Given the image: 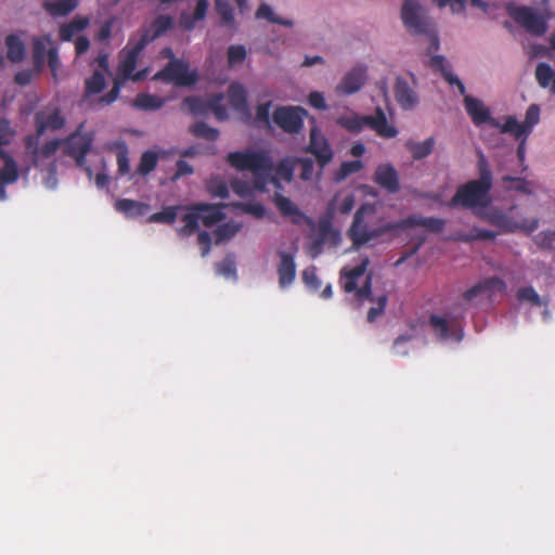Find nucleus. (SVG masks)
I'll return each instance as SVG.
<instances>
[{"instance_id": "obj_1", "label": "nucleus", "mask_w": 555, "mask_h": 555, "mask_svg": "<svg viewBox=\"0 0 555 555\" xmlns=\"http://www.w3.org/2000/svg\"><path fill=\"white\" fill-rule=\"evenodd\" d=\"M229 165L240 171H251L254 175V186L263 192L268 183H272L281 190L280 179L291 182L294 176V167L287 160H282L276 166V177L272 176L273 162L266 151L259 152H231L227 155Z\"/></svg>"}, {"instance_id": "obj_2", "label": "nucleus", "mask_w": 555, "mask_h": 555, "mask_svg": "<svg viewBox=\"0 0 555 555\" xmlns=\"http://www.w3.org/2000/svg\"><path fill=\"white\" fill-rule=\"evenodd\" d=\"M479 178L460 185L451 198L449 206L465 208L487 207L491 203L492 172L486 157L481 154L478 159Z\"/></svg>"}, {"instance_id": "obj_3", "label": "nucleus", "mask_w": 555, "mask_h": 555, "mask_svg": "<svg viewBox=\"0 0 555 555\" xmlns=\"http://www.w3.org/2000/svg\"><path fill=\"white\" fill-rule=\"evenodd\" d=\"M433 70L439 72L443 79L451 86H456L460 93L464 95L465 111L476 127L485 124L491 127H499L500 122L491 116L490 109L479 99L467 95L464 83L450 70L447 60L442 55H434L429 61Z\"/></svg>"}, {"instance_id": "obj_4", "label": "nucleus", "mask_w": 555, "mask_h": 555, "mask_svg": "<svg viewBox=\"0 0 555 555\" xmlns=\"http://www.w3.org/2000/svg\"><path fill=\"white\" fill-rule=\"evenodd\" d=\"M336 124L350 133L358 134L365 127H369L376 134L384 139H392L398 135V130L387 120L386 114L382 107H376L374 115L361 116L354 112L345 114L336 119Z\"/></svg>"}, {"instance_id": "obj_5", "label": "nucleus", "mask_w": 555, "mask_h": 555, "mask_svg": "<svg viewBox=\"0 0 555 555\" xmlns=\"http://www.w3.org/2000/svg\"><path fill=\"white\" fill-rule=\"evenodd\" d=\"M401 18L409 33L424 35L430 39L429 51L439 49V38L434 21L427 11L415 0H405L401 9Z\"/></svg>"}, {"instance_id": "obj_6", "label": "nucleus", "mask_w": 555, "mask_h": 555, "mask_svg": "<svg viewBox=\"0 0 555 555\" xmlns=\"http://www.w3.org/2000/svg\"><path fill=\"white\" fill-rule=\"evenodd\" d=\"M373 212L374 207L370 204L361 205L354 212L353 220L348 229L347 235L352 242V248L356 250H359L370 241L375 240L389 231L397 230L396 222L371 229L364 221V216Z\"/></svg>"}, {"instance_id": "obj_7", "label": "nucleus", "mask_w": 555, "mask_h": 555, "mask_svg": "<svg viewBox=\"0 0 555 555\" xmlns=\"http://www.w3.org/2000/svg\"><path fill=\"white\" fill-rule=\"evenodd\" d=\"M506 12L513 21L533 36H543L547 30V18L530 7L506 4Z\"/></svg>"}, {"instance_id": "obj_8", "label": "nucleus", "mask_w": 555, "mask_h": 555, "mask_svg": "<svg viewBox=\"0 0 555 555\" xmlns=\"http://www.w3.org/2000/svg\"><path fill=\"white\" fill-rule=\"evenodd\" d=\"M370 260L367 257L363 258L361 263L350 270L341 271V283L343 288L346 293H356V297L359 301L370 300L374 301L372 295V274L365 278L364 284L358 288V280L364 275Z\"/></svg>"}, {"instance_id": "obj_9", "label": "nucleus", "mask_w": 555, "mask_h": 555, "mask_svg": "<svg viewBox=\"0 0 555 555\" xmlns=\"http://www.w3.org/2000/svg\"><path fill=\"white\" fill-rule=\"evenodd\" d=\"M145 47L144 40H139L135 37L129 39L127 46L120 53L121 59L118 65V77L122 78V80L131 79L133 81H140L145 77V70L133 73L137 67L138 59Z\"/></svg>"}, {"instance_id": "obj_10", "label": "nucleus", "mask_w": 555, "mask_h": 555, "mask_svg": "<svg viewBox=\"0 0 555 555\" xmlns=\"http://www.w3.org/2000/svg\"><path fill=\"white\" fill-rule=\"evenodd\" d=\"M83 124L69 134L63 142V153L75 159L77 167H85L86 156L91 150L93 143V134L90 132H82Z\"/></svg>"}, {"instance_id": "obj_11", "label": "nucleus", "mask_w": 555, "mask_h": 555, "mask_svg": "<svg viewBox=\"0 0 555 555\" xmlns=\"http://www.w3.org/2000/svg\"><path fill=\"white\" fill-rule=\"evenodd\" d=\"M308 112L301 106H278L273 114V122L288 134H298L304 128V119Z\"/></svg>"}, {"instance_id": "obj_12", "label": "nucleus", "mask_w": 555, "mask_h": 555, "mask_svg": "<svg viewBox=\"0 0 555 555\" xmlns=\"http://www.w3.org/2000/svg\"><path fill=\"white\" fill-rule=\"evenodd\" d=\"M155 80L171 82L178 87L193 86L197 81V75L189 70L188 64L179 60H171L159 72L154 75Z\"/></svg>"}, {"instance_id": "obj_13", "label": "nucleus", "mask_w": 555, "mask_h": 555, "mask_svg": "<svg viewBox=\"0 0 555 555\" xmlns=\"http://www.w3.org/2000/svg\"><path fill=\"white\" fill-rule=\"evenodd\" d=\"M306 152L314 155L321 170L324 169V167L327 166L334 157L328 140L321 133L317 126L312 127L310 130L309 143L306 147Z\"/></svg>"}, {"instance_id": "obj_14", "label": "nucleus", "mask_w": 555, "mask_h": 555, "mask_svg": "<svg viewBox=\"0 0 555 555\" xmlns=\"http://www.w3.org/2000/svg\"><path fill=\"white\" fill-rule=\"evenodd\" d=\"M366 80V67L358 65L346 73L341 81L337 85L336 91L341 94H353L358 92Z\"/></svg>"}, {"instance_id": "obj_15", "label": "nucleus", "mask_w": 555, "mask_h": 555, "mask_svg": "<svg viewBox=\"0 0 555 555\" xmlns=\"http://www.w3.org/2000/svg\"><path fill=\"white\" fill-rule=\"evenodd\" d=\"M505 289L506 284L501 278L491 276L478 282L473 287L465 291L463 294V298L466 301H473L482 294H488L489 296H491L495 292L504 293Z\"/></svg>"}, {"instance_id": "obj_16", "label": "nucleus", "mask_w": 555, "mask_h": 555, "mask_svg": "<svg viewBox=\"0 0 555 555\" xmlns=\"http://www.w3.org/2000/svg\"><path fill=\"white\" fill-rule=\"evenodd\" d=\"M397 229H409L413 227H422L433 233H440L444 230L446 221L436 217H421L410 215L404 219L396 222Z\"/></svg>"}, {"instance_id": "obj_17", "label": "nucleus", "mask_w": 555, "mask_h": 555, "mask_svg": "<svg viewBox=\"0 0 555 555\" xmlns=\"http://www.w3.org/2000/svg\"><path fill=\"white\" fill-rule=\"evenodd\" d=\"M393 92L397 103L404 111L413 109L418 104L416 91L403 77L396 78Z\"/></svg>"}, {"instance_id": "obj_18", "label": "nucleus", "mask_w": 555, "mask_h": 555, "mask_svg": "<svg viewBox=\"0 0 555 555\" xmlns=\"http://www.w3.org/2000/svg\"><path fill=\"white\" fill-rule=\"evenodd\" d=\"M374 181L391 194L397 193L400 190L399 175L390 164H382L376 168Z\"/></svg>"}, {"instance_id": "obj_19", "label": "nucleus", "mask_w": 555, "mask_h": 555, "mask_svg": "<svg viewBox=\"0 0 555 555\" xmlns=\"http://www.w3.org/2000/svg\"><path fill=\"white\" fill-rule=\"evenodd\" d=\"M173 27V18L169 15H158L152 22L149 27H144L141 30L139 40H144V44L147 46L153 40L166 34Z\"/></svg>"}, {"instance_id": "obj_20", "label": "nucleus", "mask_w": 555, "mask_h": 555, "mask_svg": "<svg viewBox=\"0 0 555 555\" xmlns=\"http://www.w3.org/2000/svg\"><path fill=\"white\" fill-rule=\"evenodd\" d=\"M65 125V118L61 111L55 108L52 113L38 112L35 114V126L37 135H42L47 130H59Z\"/></svg>"}, {"instance_id": "obj_21", "label": "nucleus", "mask_w": 555, "mask_h": 555, "mask_svg": "<svg viewBox=\"0 0 555 555\" xmlns=\"http://www.w3.org/2000/svg\"><path fill=\"white\" fill-rule=\"evenodd\" d=\"M280 262L276 268L279 285L282 288L288 287L296 278V263L294 256L286 251H279Z\"/></svg>"}, {"instance_id": "obj_22", "label": "nucleus", "mask_w": 555, "mask_h": 555, "mask_svg": "<svg viewBox=\"0 0 555 555\" xmlns=\"http://www.w3.org/2000/svg\"><path fill=\"white\" fill-rule=\"evenodd\" d=\"M479 216L502 232L513 233L519 229V224L509 215L496 208L481 212Z\"/></svg>"}, {"instance_id": "obj_23", "label": "nucleus", "mask_w": 555, "mask_h": 555, "mask_svg": "<svg viewBox=\"0 0 555 555\" xmlns=\"http://www.w3.org/2000/svg\"><path fill=\"white\" fill-rule=\"evenodd\" d=\"M428 322L439 340H448L454 335V339L460 341L463 337L462 330L455 331V326L443 317L431 314Z\"/></svg>"}, {"instance_id": "obj_24", "label": "nucleus", "mask_w": 555, "mask_h": 555, "mask_svg": "<svg viewBox=\"0 0 555 555\" xmlns=\"http://www.w3.org/2000/svg\"><path fill=\"white\" fill-rule=\"evenodd\" d=\"M224 204L195 203L194 209L201 211V221L207 228H210L225 219L223 212Z\"/></svg>"}, {"instance_id": "obj_25", "label": "nucleus", "mask_w": 555, "mask_h": 555, "mask_svg": "<svg viewBox=\"0 0 555 555\" xmlns=\"http://www.w3.org/2000/svg\"><path fill=\"white\" fill-rule=\"evenodd\" d=\"M273 203L280 214L284 217H289L293 223L300 224L306 219L304 212L288 197L281 193H274Z\"/></svg>"}, {"instance_id": "obj_26", "label": "nucleus", "mask_w": 555, "mask_h": 555, "mask_svg": "<svg viewBox=\"0 0 555 555\" xmlns=\"http://www.w3.org/2000/svg\"><path fill=\"white\" fill-rule=\"evenodd\" d=\"M50 47H53L50 35L33 38V60L37 70L43 67Z\"/></svg>"}, {"instance_id": "obj_27", "label": "nucleus", "mask_w": 555, "mask_h": 555, "mask_svg": "<svg viewBox=\"0 0 555 555\" xmlns=\"http://www.w3.org/2000/svg\"><path fill=\"white\" fill-rule=\"evenodd\" d=\"M115 208L128 218H135L146 215L151 207L146 203L121 198L115 203Z\"/></svg>"}, {"instance_id": "obj_28", "label": "nucleus", "mask_w": 555, "mask_h": 555, "mask_svg": "<svg viewBox=\"0 0 555 555\" xmlns=\"http://www.w3.org/2000/svg\"><path fill=\"white\" fill-rule=\"evenodd\" d=\"M184 208L186 212L181 218L184 225L178 230V233L182 237H188L193 235L198 230L201 211L194 209V204L188 205Z\"/></svg>"}, {"instance_id": "obj_29", "label": "nucleus", "mask_w": 555, "mask_h": 555, "mask_svg": "<svg viewBox=\"0 0 555 555\" xmlns=\"http://www.w3.org/2000/svg\"><path fill=\"white\" fill-rule=\"evenodd\" d=\"M228 98L231 107L237 112L247 109V93L243 85L233 82L229 86Z\"/></svg>"}, {"instance_id": "obj_30", "label": "nucleus", "mask_w": 555, "mask_h": 555, "mask_svg": "<svg viewBox=\"0 0 555 555\" xmlns=\"http://www.w3.org/2000/svg\"><path fill=\"white\" fill-rule=\"evenodd\" d=\"M78 0H46L43 8L52 16H65L78 7Z\"/></svg>"}, {"instance_id": "obj_31", "label": "nucleus", "mask_w": 555, "mask_h": 555, "mask_svg": "<svg viewBox=\"0 0 555 555\" xmlns=\"http://www.w3.org/2000/svg\"><path fill=\"white\" fill-rule=\"evenodd\" d=\"M105 87V75L103 72L94 69L93 74L85 81L83 100L99 94Z\"/></svg>"}, {"instance_id": "obj_32", "label": "nucleus", "mask_w": 555, "mask_h": 555, "mask_svg": "<svg viewBox=\"0 0 555 555\" xmlns=\"http://www.w3.org/2000/svg\"><path fill=\"white\" fill-rule=\"evenodd\" d=\"M8 48L7 56L12 63H20L25 56V44L16 35H9L5 38Z\"/></svg>"}, {"instance_id": "obj_33", "label": "nucleus", "mask_w": 555, "mask_h": 555, "mask_svg": "<svg viewBox=\"0 0 555 555\" xmlns=\"http://www.w3.org/2000/svg\"><path fill=\"white\" fill-rule=\"evenodd\" d=\"M89 25L88 17H75L69 23L64 24L60 28V38L63 41H70L73 37L79 31L83 30Z\"/></svg>"}, {"instance_id": "obj_34", "label": "nucleus", "mask_w": 555, "mask_h": 555, "mask_svg": "<svg viewBox=\"0 0 555 555\" xmlns=\"http://www.w3.org/2000/svg\"><path fill=\"white\" fill-rule=\"evenodd\" d=\"M435 146V139L433 137L423 142L408 141L406 149L411 152L412 157L421 160L431 154Z\"/></svg>"}, {"instance_id": "obj_35", "label": "nucleus", "mask_w": 555, "mask_h": 555, "mask_svg": "<svg viewBox=\"0 0 555 555\" xmlns=\"http://www.w3.org/2000/svg\"><path fill=\"white\" fill-rule=\"evenodd\" d=\"M535 79L541 88H550L553 92L555 70L547 63L541 62L535 67Z\"/></svg>"}, {"instance_id": "obj_36", "label": "nucleus", "mask_w": 555, "mask_h": 555, "mask_svg": "<svg viewBox=\"0 0 555 555\" xmlns=\"http://www.w3.org/2000/svg\"><path fill=\"white\" fill-rule=\"evenodd\" d=\"M0 158L4 162L3 168L0 169V183L9 184L15 182L18 179V170L15 160L9 153H7V156H0Z\"/></svg>"}, {"instance_id": "obj_37", "label": "nucleus", "mask_w": 555, "mask_h": 555, "mask_svg": "<svg viewBox=\"0 0 555 555\" xmlns=\"http://www.w3.org/2000/svg\"><path fill=\"white\" fill-rule=\"evenodd\" d=\"M165 100L149 93H139L133 102L134 107L143 111H156L163 107Z\"/></svg>"}, {"instance_id": "obj_38", "label": "nucleus", "mask_w": 555, "mask_h": 555, "mask_svg": "<svg viewBox=\"0 0 555 555\" xmlns=\"http://www.w3.org/2000/svg\"><path fill=\"white\" fill-rule=\"evenodd\" d=\"M498 128L502 133H511L517 140L526 138L529 134L528 127H526L524 122H518V120L514 116H508L505 122L503 125L500 124Z\"/></svg>"}, {"instance_id": "obj_39", "label": "nucleus", "mask_w": 555, "mask_h": 555, "mask_svg": "<svg viewBox=\"0 0 555 555\" xmlns=\"http://www.w3.org/2000/svg\"><path fill=\"white\" fill-rule=\"evenodd\" d=\"M242 229V223L236 221H229L220 224L215 230L216 244H221L225 241L231 240Z\"/></svg>"}, {"instance_id": "obj_40", "label": "nucleus", "mask_w": 555, "mask_h": 555, "mask_svg": "<svg viewBox=\"0 0 555 555\" xmlns=\"http://www.w3.org/2000/svg\"><path fill=\"white\" fill-rule=\"evenodd\" d=\"M189 131L196 138L207 141H216L219 138V130L210 127L204 121H196L190 126Z\"/></svg>"}, {"instance_id": "obj_41", "label": "nucleus", "mask_w": 555, "mask_h": 555, "mask_svg": "<svg viewBox=\"0 0 555 555\" xmlns=\"http://www.w3.org/2000/svg\"><path fill=\"white\" fill-rule=\"evenodd\" d=\"M179 209H180V206L165 207L163 210L151 215L149 217L147 221L154 222V223L172 224L177 219Z\"/></svg>"}, {"instance_id": "obj_42", "label": "nucleus", "mask_w": 555, "mask_h": 555, "mask_svg": "<svg viewBox=\"0 0 555 555\" xmlns=\"http://www.w3.org/2000/svg\"><path fill=\"white\" fill-rule=\"evenodd\" d=\"M158 156L153 151H145L140 158L137 171L141 176L150 175L157 166Z\"/></svg>"}, {"instance_id": "obj_43", "label": "nucleus", "mask_w": 555, "mask_h": 555, "mask_svg": "<svg viewBox=\"0 0 555 555\" xmlns=\"http://www.w3.org/2000/svg\"><path fill=\"white\" fill-rule=\"evenodd\" d=\"M256 16L258 18H264L273 24H279V25H283V26H287V27L293 26V21L276 16L274 14L273 10L271 9V7L266 3L261 4L258 8V10L256 12Z\"/></svg>"}, {"instance_id": "obj_44", "label": "nucleus", "mask_w": 555, "mask_h": 555, "mask_svg": "<svg viewBox=\"0 0 555 555\" xmlns=\"http://www.w3.org/2000/svg\"><path fill=\"white\" fill-rule=\"evenodd\" d=\"M182 105L194 116L203 115L208 112V100L205 101L199 96H186Z\"/></svg>"}, {"instance_id": "obj_45", "label": "nucleus", "mask_w": 555, "mask_h": 555, "mask_svg": "<svg viewBox=\"0 0 555 555\" xmlns=\"http://www.w3.org/2000/svg\"><path fill=\"white\" fill-rule=\"evenodd\" d=\"M362 168L363 164L361 160L343 162L335 173V179L337 181H343L349 176L359 172Z\"/></svg>"}, {"instance_id": "obj_46", "label": "nucleus", "mask_w": 555, "mask_h": 555, "mask_svg": "<svg viewBox=\"0 0 555 555\" xmlns=\"http://www.w3.org/2000/svg\"><path fill=\"white\" fill-rule=\"evenodd\" d=\"M331 231H332V225L328 221H326V220L320 221V223H319L320 235L311 244V254L313 257H315L317 255H319L321 253L323 244L325 243V240H326L327 235L331 233Z\"/></svg>"}, {"instance_id": "obj_47", "label": "nucleus", "mask_w": 555, "mask_h": 555, "mask_svg": "<svg viewBox=\"0 0 555 555\" xmlns=\"http://www.w3.org/2000/svg\"><path fill=\"white\" fill-rule=\"evenodd\" d=\"M516 296L519 301H528L537 307H541L543 305L541 297L532 286L518 288Z\"/></svg>"}, {"instance_id": "obj_48", "label": "nucleus", "mask_w": 555, "mask_h": 555, "mask_svg": "<svg viewBox=\"0 0 555 555\" xmlns=\"http://www.w3.org/2000/svg\"><path fill=\"white\" fill-rule=\"evenodd\" d=\"M294 164L300 167L299 177L301 180H311L314 172V163L311 158L296 157Z\"/></svg>"}, {"instance_id": "obj_49", "label": "nucleus", "mask_w": 555, "mask_h": 555, "mask_svg": "<svg viewBox=\"0 0 555 555\" xmlns=\"http://www.w3.org/2000/svg\"><path fill=\"white\" fill-rule=\"evenodd\" d=\"M14 135V131L11 129L10 122L5 118L0 119V156H7L4 150H2L3 145L10 144L12 138Z\"/></svg>"}, {"instance_id": "obj_50", "label": "nucleus", "mask_w": 555, "mask_h": 555, "mask_svg": "<svg viewBox=\"0 0 555 555\" xmlns=\"http://www.w3.org/2000/svg\"><path fill=\"white\" fill-rule=\"evenodd\" d=\"M216 10L222 22L231 25L234 22V12L232 5L225 0H216Z\"/></svg>"}, {"instance_id": "obj_51", "label": "nucleus", "mask_w": 555, "mask_h": 555, "mask_svg": "<svg viewBox=\"0 0 555 555\" xmlns=\"http://www.w3.org/2000/svg\"><path fill=\"white\" fill-rule=\"evenodd\" d=\"M222 95L218 94L208 100V111H211L216 118L219 120H224L228 118V112L225 106L221 103Z\"/></svg>"}, {"instance_id": "obj_52", "label": "nucleus", "mask_w": 555, "mask_h": 555, "mask_svg": "<svg viewBox=\"0 0 555 555\" xmlns=\"http://www.w3.org/2000/svg\"><path fill=\"white\" fill-rule=\"evenodd\" d=\"M125 81L126 80H122V78L116 77L114 79L113 88L105 95L101 96L98 100L99 104L104 106V105H109L113 102H115L119 95L120 88Z\"/></svg>"}, {"instance_id": "obj_53", "label": "nucleus", "mask_w": 555, "mask_h": 555, "mask_svg": "<svg viewBox=\"0 0 555 555\" xmlns=\"http://www.w3.org/2000/svg\"><path fill=\"white\" fill-rule=\"evenodd\" d=\"M217 273L225 278L236 276L235 261L232 257H225L221 262L216 264Z\"/></svg>"}, {"instance_id": "obj_54", "label": "nucleus", "mask_w": 555, "mask_h": 555, "mask_svg": "<svg viewBox=\"0 0 555 555\" xmlns=\"http://www.w3.org/2000/svg\"><path fill=\"white\" fill-rule=\"evenodd\" d=\"M498 232L480 229V228H473L472 232L463 237V241L465 242H473L477 240H485V241H491L494 240L498 236Z\"/></svg>"}, {"instance_id": "obj_55", "label": "nucleus", "mask_w": 555, "mask_h": 555, "mask_svg": "<svg viewBox=\"0 0 555 555\" xmlns=\"http://www.w3.org/2000/svg\"><path fill=\"white\" fill-rule=\"evenodd\" d=\"M246 59V49L243 46H230L228 49V62L230 66L242 63Z\"/></svg>"}, {"instance_id": "obj_56", "label": "nucleus", "mask_w": 555, "mask_h": 555, "mask_svg": "<svg viewBox=\"0 0 555 555\" xmlns=\"http://www.w3.org/2000/svg\"><path fill=\"white\" fill-rule=\"evenodd\" d=\"M540 120V107L537 104H531L525 116L524 125L528 127V132H531L533 126H535Z\"/></svg>"}, {"instance_id": "obj_57", "label": "nucleus", "mask_w": 555, "mask_h": 555, "mask_svg": "<svg viewBox=\"0 0 555 555\" xmlns=\"http://www.w3.org/2000/svg\"><path fill=\"white\" fill-rule=\"evenodd\" d=\"M64 143L60 139H53L46 142L39 151L36 150L42 158H50L60 149L61 144Z\"/></svg>"}, {"instance_id": "obj_58", "label": "nucleus", "mask_w": 555, "mask_h": 555, "mask_svg": "<svg viewBox=\"0 0 555 555\" xmlns=\"http://www.w3.org/2000/svg\"><path fill=\"white\" fill-rule=\"evenodd\" d=\"M387 301L388 298L386 295H382L377 298V306L370 308V310L367 311L366 319L369 322H374L378 317H380L384 313Z\"/></svg>"}, {"instance_id": "obj_59", "label": "nucleus", "mask_w": 555, "mask_h": 555, "mask_svg": "<svg viewBox=\"0 0 555 555\" xmlns=\"http://www.w3.org/2000/svg\"><path fill=\"white\" fill-rule=\"evenodd\" d=\"M244 212L262 218L266 214L264 206L260 203H240L236 205Z\"/></svg>"}, {"instance_id": "obj_60", "label": "nucleus", "mask_w": 555, "mask_h": 555, "mask_svg": "<svg viewBox=\"0 0 555 555\" xmlns=\"http://www.w3.org/2000/svg\"><path fill=\"white\" fill-rule=\"evenodd\" d=\"M502 181L504 183H514L512 189H514L517 192L527 193V194H529L531 192L529 190V182L524 178H515L512 176H504L502 178Z\"/></svg>"}, {"instance_id": "obj_61", "label": "nucleus", "mask_w": 555, "mask_h": 555, "mask_svg": "<svg viewBox=\"0 0 555 555\" xmlns=\"http://www.w3.org/2000/svg\"><path fill=\"white\" fill-rule=\"evenodd\" d=\"M302 280H304L305 284L313 291H317L321 285V282L318 278L315 269L313 267L307 268L304 270Z\"/></svg>"}, {"instance_id": "obj_62", "label": "nucleus", "mask_w": 555, "mask_h": 555, "mask_svg": "<svg viewBox=\"0 0 555 555\" xmlns=\"http://www.w3.org/2000/svg\"><path fill=\"white\" fill-rule=\"evenodd\" d=\"M439 8L450 7L453 13H461L465 10V0H435Z\"/></svg>"}, {"instance_id": "obj_63", "label": "nucleus", "mask_w": 555, "mask_h": 555, "mask_svg": "<svg viewBox=\"0 0 555 555\" xmlns=\"http://www.w3.org/2000/svg\"><path fill=\"white\" fill-rule=\"evenodd\" d=\"M197 243L199 245L202 256L205 257L209 254L211 247V237L208 232L202 231L197 235Z\"/></svg>"}, {"instance_id": "obj_64", "label": "nucleus", "mask_w": 555, "mask_h": 555, "mask_svg": "<svg viewBox=\"0 0 555 555\" xmlns=\"http://www.w3.org/2000/svg\"><path fill=\"white\" fill-rule=\"evenodd\" d=\"M177 171L172 177V180H178L181 177L192 175L194 172V168L185 160L179 159L176 164Z\"/></svg>"}]
</instances>
